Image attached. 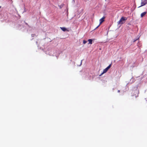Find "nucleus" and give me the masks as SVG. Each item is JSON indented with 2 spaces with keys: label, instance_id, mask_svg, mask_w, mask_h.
Listing matches in <instances>:
<instances>
[{
  "label": "nucleus",
  "instance_id": "17",
  "mask_svg": "<svg viewBox=\"0 0 147 147\" xmlns=\"http://www.w3.org/2000/svg\"><path fill=\"white\" fill-rule=\"evenodd\" d=\"M82 61H81V64H82Z\"/></svg>",
  "mask_w": 147,
  "mask_h": 147
},
{
  "label": "nucleus",
  "instance_id": "6",
  "mask_svg": "<svg viewBox=\"0 0 147 147\" xmlns=\"http://www.w3.org/2000/svg\"><path fill=\"white\" fill-rule=\"evenodd\" d=\"M88 41L89 42L88 44H92V39H89L88 40Z\"/></svg>",
  "mask_w": 147,
  "mask_h": 147
},
{
  "label": "nucleus",
  "instance_id": "10",
  "mask_svg": "<svg viewBox=\"0 0 147 147\" xmlns=\"http://www.w3.org/2000/svg\"><path fill=\"white\" fill-rule=\"evenodd\" d=\"M111 64H110L108 66L107 68V69L108 70V69L111 67Z\"/></svg>",
  "mask_w": 147,
  "mask_h": 147
},
{
  "label": "nucleus",
  "instance_id": "1",
  "mask_svg": "<svg viewBox=\"0 0 147 147\" xmlns=\"http://www.w3.org/2000/svg\"><path fill=\"white\" fill-rule=\"evenodd\" d=\"M127 18L126 17H122L120 20L117 22L118 25L122 24L124 23Z\"/></svg>",
  "mask_w": 147,
  "mask_h": 147
},
{
  "label": "nucleus",
  "instance_id": "11",
  "mask_svg": "<svg viewBox=\"0 0 147 147\" xmlns=\"http://www.w3.org/2000/svg\"><path fill=\"white\" fill-rule=\"evenodd\" d=\"M111 64H110L108 66L107 68V69L108 70V69L111 67Z\"/></svg>",
  "mask_w": 147,
  "mask_h": 147
},
{
  "label": "nucleus",
  "instance_id": "16",
  "mask_svg": "<svg viewBox=\"0 0 147 147\" xmlns=\"http://www.w3.org/2000/svg\"><path fill=\"white\" fill-rule=\"evenodd\" d=\"M118 92H120V90H118Z\"/></svg>",
  "mask_w": 147,
  "mask_h": 147
},
{
  "label": "nucleus",
  "instance_id": "5",
  "mask_svg": "<svg viewBox=\"0 0 147 147\" xmlns=\"http://www.w3.org/2000/svg\"><path fill=\"white\" fill-rule=\"evenodd\" d=\"M108 71V70L106 68L105 69H104L103 70V71L102 73L101 74V75H102L105 73H106Z\"/></svg>",
  "mask_w": 147,
  "mask_h": 147
},
{
  "label": "nucleus",
  "instance_id": "4",
  "mask_svg": "<svg viewBox=\"0 0 147 147\" xmlns=\"http://www.w3.org/2000/svg\"><path fill=\"white\" fill-rule=\"evenodd\" d=\"M146 13L147 12L146 11L142 13L141 14V17L142 18L144 16H145L146 15Z\"/></svg>",
  "mask_w": 147,
  "mask_h": 147
},
{
  "label": "nucleus",
  "instance_id": "8",
  "mask_svg": "<svg viewBox=\"0 0 147 147\" xmlns=\"http://www.w3.org/2000/svg\"><path fill=\"white\" fill-rule=\"evenodd\" d=\"M111 64H110L108 66L107 68V69L108 70V69L111 67Z\"/></svg>",
  "mask_w": 147,
  "mask_h": 147
},
{
  "label": "nucleus",
  "instance_id": "18",
  "mask_svg": "<svg viewBox=\"0 0 147 147\" xmlns=\"http://www.w3.org/2000/svg\"><path fill=\"white\" fill-rule=\"evenodd\" d=\"M26 24L27 25V23H26Z\"/></svg>",
  "mask_w": 147,
  "mask_h": 147
},
{
  "label": "nucleus",
  "instance_id": "15",
  "mask_svg": "<svg viewBox=\"0 0 147 147\" xmlns=\"http://www.w3.org/2000/svg\"><path fill=\"white\" fill-rule=\"evenodd\" d=\"M137 40V39H136V40H134V42H135L136 40Z\"/></svg>",
  "mask_w": 147,
  "mask_h": 147
},
{
  "label": "nucleus",
  "instance_id": "9",
  "mask_svg": "<svg viewBox=\"0 0 147 147\" xmlns=\"http://www.w3.org/2000/svg\"><path fill=\"white\" fill-rule=\"evenodd\" d=\"M111 64H110L108 66L107 68V69L108 70V69L111 67Z\"/></svg>",
  "mask_w": 147,
  "mask_h": 147
},
{
  "label": "nucleus",
  "instance_id": "12",
  "mask_svg": "<svg viewBox=\"0 0 147 147\" xmlns=\"http://www.w3.org/2000/svg\"><path fill=\"white\" fill-rule=\"evenodd\" d=\"M87 42V41L85 40H84L83 41V44H84L86 43Z\"/></svg>",
  "mask_w": 147,
  "mask_h": 147
},
{
  "label": "nucleus",
  "instance_id": "19",
  "mask_svg": "<svg viewBox=\"0 0 147 147\" xmlns=\"http://www.w3.org/2000/svg\"><path fill=\"white\" fill-rule=\"evenodd\" d=\"M1 7L0 6V8Z\"/></svg>",
  "mask_w": 147,
  "mask_h": 147
},
{
  "label": "nucleus",
  "instance_id": "7",
  "mask_svg": "<svg viewBox=\"0 0 147 147\" xmlns=\"http://www.w3.org/2000/svg\"><path fill=\"white\" fill-rule=\"evenodd\" d=\"M61 28V30L63 31H65L67 30L66 29L65 27H62Z\"/></svg>",
  "mask_w": 147,
  "mask_h": 147
},
{
  "label": "nucleus",
  "instance_id": "3",
  "mask_svg": "<svg viewBox=\"0 0 147 147\" xmlns=\"http://www.w3.org/2000/svg\"><path fill=\"white\" fill-rule=\"evenodd\" d=\"M105 17H103L102 18L100 19L99 20L100 21V24H99L96 28H95L94 30H95L97 28L99 27V26L104 21V19H105Z\"/></svg>",
  "mask_w": 147,
  "mask_h": 147
},
{
  "label": "nucleus",
  "instance_id": "2",
  "mask_svg": "<svg viewBox=\"0 0 147 147\" xmlns=\"http://www.w3.org/2000/svg\"><path fill=\"white\" fill-rule=\"evenodd\" d=\"M147 4V0H141V5L139 7L143 6Z\"/></svg>",
  "mask_w": 147,
  "mask_h": 147
},
{
  "label": "nucleus",
  "instance_id": "13",
  "mask_svg": "<svg viewBox=\"0 0 147 147\" xmlns=\"http://www.w3.org/2000/svg\"><path fill=\"white\" fill-rule=\"evenodd\" d=\"M59 6V7H60V8H62V7L63 5H60Z\"/></svg>",
  "mask_w": 147,
  "mask_h": 147
},
{
  "label": "nucleus",
  "instance_id": "14",
  "mask_svg": "<svg viewBox=\"0 0 147 147\" xmlns=\"http://www.w3.org/2000/svg\"><path fill=\"white\" fill-rule=\"evenodd\" d=\"M34 35H35V34H32V36H34Z\"/></svg>",
  "mask_w": 147,
  "mask_h": 147
}]
</instances>
